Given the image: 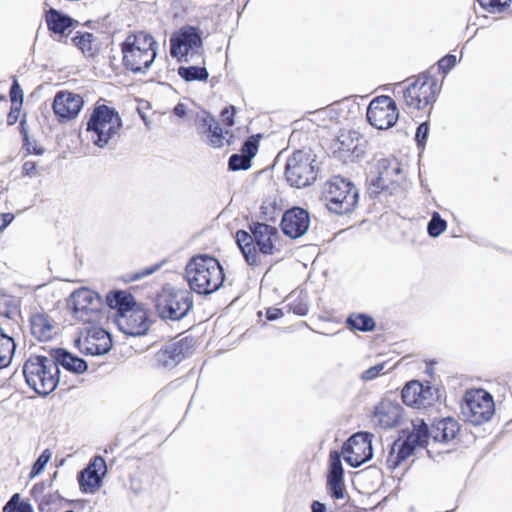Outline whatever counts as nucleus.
Segmentation results:
<instances>
[{
    "label": "nucleus",
    "mask_w": 512,
    "mask_h": 512,
    "mask_svg": "<svg viewBox=\"0 0 512 512\" xmlns=\"http://www.w3.org/2000/svg\"><path fill=\"white\" fill-rule=\"evenodd\" d=\"M363 139L355 131L343 132L333 145V153L344 162L355 161L364 153Z\"/></svg>",
    "instance_id": "nucleus-18"
},
{
    "label": "nucleus",
    "mask_w": 512,
    "mask_h": 512,
    "mask_svg": "<svg viewBox=\"0 0 512 512\" xmlns=\"http://www.w3.org/2000/svg\"><path fill=\"white\" fill-rule=\"evenodd\" d=\"M13 220L14 215L12 213L0 214V233L3 232Z\"/></svg>",
    "instance_id": "nucleus-49"
},
{
    "label": "nucleus",
    "mask_w": 512,
    "mask_h": 512,
    "mask_svg": "<svg viewBox=\"0 0 512 512\" xmlns=\"http://www.w3.org/2000/svg\"><path fill=\"white\" fill-rule=\"evenodd\" d=\"M157 268H158V266H154V267H152L150 269H145L142 272H140L139 274H137L135 278L139 279V278L148 276V275L152 274L154 271H156Z\"/></svg>",
    "instance_id": "nucleus-55"
},
{
    "label": "nucleus",
    "mask_w": 512,
    "mask_h": 512,
    "mask_svg": "<svg viewBox=\"0 0 512 512\" xmlns=\"http://www.w3.org/2000/svg\"><path fill=\"white\" fill-rule=\"evenodd\" d=\"M23 173L25 175H28V176H32L34 175L35 171H36V164L34 162H31V161H26L24 164H23Z\"/></svg>",
    "instance_id": "nucleus-51"
},
{
    "label": "nucleus",
    "mask_w": 512,
    "mask_h": 512,
    "mask_svg": "<svg viewBox=\"0 0 512 512\" xmlns=\"http://www.w3.org/2000/svg\"><path fill=\"white\" fill-rule=\"evenodd\" d=\"M395 102L389 96L373 99L367 108V119L377 129H388L398 120Z\"/></svg>",
    "instance_id": "nucleus-14"
},
{
    "label": "nucleus",
    "mask_w": 512,
    "mask_h": 512,
    "mask_svg": "<svg viewBox=\"0 0 512 512\" xmlns=\"http://www.w3.org/2000/svg\"><path fill=\"white\" fill-rule=\"evenodd\" d=\"M107 466L101 456H96L78 475L80 489L85 493H95L101 486L102 477L106 474Z\"/></svg>",
    "instance_id": "nucleus-20"
},
{
    "label": "nucleus",
    "mask_w": 512,
    "mask_h": 512,
    "mask_svg": "<svg viewBox=\"0 0 512 512\" xmlns=\"http://www.w3.org/2000/svg\"><path fill=\"white\" fill-rule=\"evenodd\" d=\"M315 158L308 152L298 150L287 160L285 177L289 184L296 188L311 185L317 177L314 165Z\"/></svg>",
    "instance_id": "nucleus-10"
},
{
    "label": "nucleus",
    "mask_w": 512,
    "mask_h": 512,
    "mask_svg": "<svg viewBox=\"0 0 512 512\" xmlns=\"http://www.w3.org/2000/svg\"><path fill=\"white\" fill-rule=\"evenodd\" d=\"M36 490H37V486L35 485V486L33 487V489H32V493L34 494V493L36 492Z\"/></svg>",
    "instance_id": "nucleus-59"
},
{
    "label": "nucleus",
    "mask_w": 512,
    "mask_h": 512,
    "mask_svg": "<svg viewBox=\"0 0 512 512\" xmlns=\"http://www.w3.org/2000/svg\"><path fill=\"white\" fill-rule=\"evenodd\" d=\"M49 29L56 34H64L73 24V19L63 15L57 10L51 8L46 17Z\"/></svg>",
    "instance_id": "nucleus-32"
},
{
    "label": "nucleus",
    "mask_w": 512,
    "mask_h": 512,
    "mask_svg": "<svg viewBox=\"0 0 512 512\" xmlns=\"http://www.w3.org/2000/svg\"><path fill=\"white\" fill-rule=\"evenodd\" d=\"M402 417V407L389 400L381 401L374 410L373 422L384 428H392L399 424Z\"/></svg>",
    "instance_id": "nucleus-25"
},
{
    "label": "nucleus",
    "mask_w": 512,
    "mask_h": 512,
    "mask_svg": "<svg viewBox=\"0 0 512 512\" xmlns=\"http://www.w3.org/2000/svg\"><path fill=\"white\" fill-rule=\"evenodd\" d=\"M446 221L443 220L438 213H434L431 220L428 223V233L431 237H438L446 229Z\"/></svg>",
    "instance_id": "nucleus-38"
},
{
    "label": "nucleus",
    "mask_w": 512,
    "mask_h": 512,
    "mask_svg": "<svg viewBox=\"0 0 512 512\" xmlns=\"http://www.w3.org/2000/svg\"><path fill=\"white\" fill-rule=\"evenodd\" d=\"M250 229L251 233L237 231L236 242L246 262L251 266H259L266 257L278 251L276 243L280 235L277 228L265 223H255Z\"/></svg>",
    "instance_id": "nucleus-1"
},
{
    "label": "nucleus",
    "mask_w": 512,
    "mask_h": 512,
    "mask_svg": "<svg viewBox=\"0 0 512 512\" xmlns=\"http://www.w3.org/2000/svg\"><path fill=\"white\" fill-rule=\"evenodd\" d=\"M72 41L75 46H77L81 52L86 56H93L94 52L96 50L95 47V37L93 34L89 32L80 33L77 32V34L72 38Z\"/></svg>",
    "instance_id": "nucleus-34"
},
{
    "label": "nucleus",
    "mask_w": 512,
    "mask_h": 512,
    "mask_svg": "<svg viewBox=\"0 0 512 512\" xmlns=\"http://www.w3.org/2000/svg\"><path fill=\"white\" fill-rule=\"evenodd\" d=\"M234 114H235L234 106L226 107L222 111V113H221L222 121L226 126L230 127L234 124V119H233Z\"/></svg>",
    "instance_id": "nucleus-46"
},
{
    "label": "nucleus",
    "mask_w": 512,
    "mask_h": 512,
    "mask_svg": "<svg viewBox=\"0 0 512 512\" xmlns=\"http://www.w3.org/2000/svg\"><path fill=\"white\" fill-rule=\"evenodd\" d=\"M343 473L340 455L336 451L331 452L327 485L331 496L335 499L344 498Z\"/></svg>",
    "instance_id": "nucleus-27"
},
{
    "label": "nucleus",
    "mask_w": 512,
    "mask_h": 512,
    "mask_svg": "<svg viewBox=\"0 0 512 512\" xmlns=\"http://www.w3.org/2000/svg\"><path fill=\"white\" fill-rule=\"evenodd\" d=\"M311 510L312 512H326V506L319 501H314L311 505Z\"/></svg>",
    "instance_id": "nucleus-54"
},
{
    "label": "nucleus",
    "mask_w": 512,
    "mask_h": 512,
    "mask_svg": "<svg viewBox=\"0 0 512 512\" xmlns=\"http://www.w3.org/2000/svg\"><path fill=\"white\" fill-rule=\"evenodd\" d=\"M50 354L57 368L62 366L67 371L75 374H82L88 368L87 363L82 358L71 354L65 349H53Z\"/></svg>",
    "instance_id": "nucleus-28"
},
{
    "label": "nucleus",
    "mask_w": 512,
    "mask_h": 512,
    "mask_svg": "<svg viewBox=\"0 0 512 512\" xmlns=\"http://www.w3.org/2000/svg\"><path fill=\"white\" fill-rule=\"evenodd\" d=\"M122 119L119 113L107 105H97L88 122V139L97 147L104 148L120 135Z\"/></svg>",
    "instance_id": "nucleus-5"
},
{
    "label": "nucleus",
    "mask_w": 512,
    "mask_h": 512,
    "mask_svg": "<svg viewBox=\"0 0 512 512\" xmlns=\"http://www.w3.org/2000/svg\"><path fill=\"white\" fill-rule=\"evenodd\" d=\"M456 64V56L446 55L439 61V69L448 72Z\"/></svg>",
    "instance_id": "nucleus-45"
},
{
    "label": "nucleus",
    "mask_w": 512,
    "mask_h": 512,
    "mask_svg": "<svg viewBox=\"0 0 512 512\" xmlns=\"http://www.w3.org/2000/svg\"><path fill=\"white\" fill-rule=\"evenodd\" d=\"M478 2L490 12H499L509 5L510 0H478Z\"/></svg>",
    "instance_id": "nucleus-40"
},
{
    "label": "nucleus",
    "mask_w": 512,
    "mask_h": 512,
    "mask_svg": "<svg viewBox=\"0 0 512 512\" xmlns=\"http://www.w3.org/2000/svg\"><path fill=\"white\" fill-rule=\"evenodd\" d=\"M495 412V404L490 393L483 389L466 392L461 404V414L465 421L481 425L491 419Z\"/></svg>",
    "instance_id": "nucleus-8"
},
{
    "label": "nucleus",
    "mask_w": 512,
    "mask_h": 512,
    "mask_svg": "<svg viewBox=\"0 0 512 512\" xmlns=\"http://www.w3.org/2000/svg\"><path fill=\"white\" fill-rule=\"evenodd\" d=\"M115 322L124 334L130 336L144 335L149 329V320L146 310L139 305L129 313L116 315Z\"/></svg>",
    "instance_id": "nucleus-19"
},
{
    "label": "nucleus",
    "mask_w": 512,
    "mask_h": 512,
    "mask_svg": "<svg viewBox=\"0 0 512 512\" xmlns=\"http://www.w3.org/2000/svg\"><path fill=\"white\" fill-rule=\"evenodd\" d=\"M154 304L161 319L178 321L192 309L193 299L189 291L167 285L157 293Z\"/></svg>",
    "instance_id": "nucleus-6"
},
{
    "label": "nucleus",
    "mask_w": 512,
    "mask_h": 512,
    "mask_svg": "<svg viewBox=\"0 0 512 512\" xmlns=\"http://www.w3.org/2000/svg\"><path fill=\"white\" fill-rule=\"evenodd\" d=\"M347 324L353 330L371 331L375 327V322L372 317L366 314H351L347 318Z\"/></svg>",
    "instance_id": "nucleus-36"
},
{
    "label": "nucleus",
    "mask_w": 512,
    "mask_h": 512,
    "mask_svg": "<svg viewBox=\"0 0 512 512\" xmlns=\"http://www.w3.org/2000/svg\"><path fill=\"white\" fill-rule=\"evenodd\" d=\"M258 151V143L255 140H247L242 147V155L249 157V161L256 155Z\"/></svg>",
    "instance_id": "nucleus-42"
},
{
    "label": "nucleus",
    "mask_w": 512,
    "mask_h": 512,
    "mask_svg": "<svg viewBox=\"0 0 512 512\" xmlns=\"http://www.w3.org/2000/svg\"><path fill=\"white\" fill-rule=\"evenodd\" d=\"M460 431V426L454 418H442L435 421L431 428L427 427V440L424 444L427 447L436 443H449L454 440Z\"/></svg>",
    "instance_id": "nucleus-24"
},
{
    "label": "nucleus",
    "mask_w": 512,
    "mask_h": 512,
    "mask_svg": "<svg viewBox=\"0 0 512 512\" xmlns=\"http://www.w3.org/2000/svg\"><path fill=\"white\" fill-rule=\"evenodd\" d=\"M158 43L146 32L127 36L122 44L123 64L133 73H144L157 56Z\"/></svg>",
    "instance_id": "nucleus-3"
},
{
    "label": "nucleus",
    "mask_w": 512,
    "mask_h": 512,
    "mask_svg": "<svg viewBox=\"0 0 512 512\" xmlns=\"http://www.w3.org/2000/svg\"><path fill=\"white\" fill-rule=\"evenodd\" d=\"M401 172L400 164L395 158H381L377 160L369 190L372 194H378L387 189L390 184L397 182Z\"/></svg>",
    "instance_id": "nucleus-15"
},
{
    "label": "nucleus",
    "mask_w": 512,
    "mask_h": 512,
    "mask_svg": "<svg viewBox=\"0 0 512 512\" xmlns=\"http://www.w3.org/2000/svg\"><path fill=\"white\" fill-rule=\"evenodd\" d=\"M20 126L22 128V133H23L24 141L28 142V135H27V133L25 131V128H24V121H21Z\"/></svg>",
    "instance_id": "nucleus-56"
},
{
    "label": "nucleus",
    "mask_w": 512,
    "mask_h": 512,
    "mask_svg": "<svg viewBox=\"0 0 512 512\" xmlns=\"http://www.w3.org/2000/svg\"><path fill=\"white\" fill-rule=\"evenodd\" d=\"M427 442V425L421 420L419 424L413 425V430L405 440L394 441L386 459L387 468L391 471L396 469L414 453L417 447L422 448Z\"/></svg>",
    "instance_id": "nucleus-11"
},
{
    "label": "nucleus",
    "mask_w": 512,
    "mask_h": 512,
    "mask_svg": "<svg viewBox=\"0 0 512 512\" xmlns=\"http://www.w3.org/2000/svg\"><path fill=\"white\" fill-rule=\"evenodd\" d=\"M13 306L12 298L0 291V315L8 316L10 313V307Z\"/></svg>",
    "instance_id": "nucleus-43"
},
{
    "label": "nucleus",
    "mask_w": 512,
    "mask_h": 512,
    "mask_svg": "<svg viewBox=\"0 0 512 512\" xmlns=\"http://www.w3.org/2000/svg\"><path fill=\"white\" fill-rule=\"evenodd\" d=\"M83 103V99L79 94L59 91L54 97L53 111L61 121L71 120L78 116Z\"/></svg>",
    "instance_id": "nucleus-21"
},
{
    "label": "nucleus",
    "mask_w": 512,
    "mask_h": 512,
    "mask_svg": "<svg viewBox=\"0 0 512 512\" xmlns=\"http://www.w3.org/2000/svg\"><path fill=\"white\" fill-rule=\"evenodd\" d=\"M283 316V312L279 308L271 307L266 311V317L268 320H276Z\"/></svg>",
    "instance_id": "nucleus-50"
},
{
    "label": "nucleus",
    "mask_w": 512,
    "mask_h": 512,
    "mask_svg": "<svg viewBox=\"0 0 512 512\" xmlns=\"http://www.w3.org/2000/svg\"><path fill=\"white\" fill-rule=\"evenodd\" d=\"M81 349L89 355L106 354L112 347L110 334L101 327L92 326L87 329L86 336L80 340Z\"/></svg>",
    "instance_id": "nucleus-22"
},
{
    "label": "nucleus",
    "mask_w": 512,
    "mask_h": 512,
    "mask_svg": "<svg viewBox=\"0 0 512 512\" xmlns=\"http://www.w3.org/2000/svg\"><path fill=\"white\" fill-rule=\"evenodd\" d=\"M186 347L183 341L165 344L155 355L157 365L165 369L175 367L185 357Z\"/></svg>",
    "instance_id": "nucleus-26"
},
{
    "label": "nucleus",
    "mask_w": 512,
    "mask_h": 512,
    "mask_svg": "<svg viewBox=\"0 0 512 512\" xmlns=\"http://www.w3.org/2000/svg\"><path fill=\"white\" fill-rule=\"evenodd\" d=\"M358 197L355 185L340 176L331 178L324 186L323 198L326 206L335 214L352 212L358 203Z\"/></svg>",
    "instance_id": "nucleus-7"
},
{
    "label": "nucleus",
    "mask_w": 512,
    "mask_h": 512,
    "mask_svg": "<svg viewBox=\"0 0 512 512\" xmlns=\"http://www.w3.org/2000/svg\"><path fill=\"white\" fill-rule=\"evenodd\" d=\"M51 457L52 452L49 449H45L33 464L29 477L33 479L34 477L41 474L44 471L47 463L50 461Z\"/></svg>",
    "instance_id": "nucleus-37"
},
{
    "label": "nucleus",
    "mask_w": 512,
    "mask_h": 512,
    "mask_svg": "<svg viewBox=\"0 0 512 512\" xmlns=\"http://www.w3.org/2000/svg\"><path fill=\"white\" fill-rule=\"evenodd\" d=\"M437 82L429 76H421L403 92L406 105L412 109H422L435 101Z\"/></svg>",
    "instance_id": "nucleus-12"
},
{
    "label": "nucleus",
    "mask_w": 512,
    "mask_h": 512,
    "mask_svg": "<svg viewBox=\"0 0 512 512\" xmlns=\"http://www.w3.org/2000/svg\"><path fill=\"white\" fill-rule=\"evenodd\" d=\"M297 313L300 315H304L306 313V309L301 308V309H299V311Z\"/></svg>",
    "instance_id": "nucleus-58"
},
{
    "label": "nucleus",
    "mask_w": 512,
    "mask_h": 512,
    "mask_svg": "<svg viewBox=\"0 0 512 512\" xmlns=\"http://www.w3.org/2000/svg\"><path fill=\"white\" fill-rule=\"evenodd\" d=\"M20 495L15 493L3 507V512H17Z\"/></svg>",
    "instance_id": "nucleus-48"
},
{
    "label": "nucleus",
    "mask_w": 512,
    "mask_h": 512,
    "mask_svg": "<svg viewBox=\"0 0 512 512\" xmlns=\"http://www.w3.org/2000/svg\"><path fill=\"white\" fill-rule=\"evenodd\" d=\"M438 398L437 389L417 380L407 383L402 390L403 402L411 407L426 408Z\"/></svg>",
    "instance_id": "nucleus-17"
},
{
    "label": "nucleus",
    "mask_w": 512,
    "mask_h": 512,
    "mask_svg": "<svg viewBox=\"0 0 512 512\" xmlns=\"http://www.w3.org/2000/svg\"><path fill=\"white\" fill-rule=\"evenodd\" d=\"M171 55L182 59L202 47V38L195 27L184 26L170 39Z\"/></svg>",
    "instance_id": "nucleus-16"
},
{
    "label": "nucleus",
    "mask_w": 512,
    "mask_h": 512,
    "mask_svg": "<svg viewBox=\"0 0 512 512\" xmlns=\"http://www.w3.org/2000/svg\"><path fill=\"white\" fill-rule=\"evenodd\" d=\"M185 276L190 288L202 295L216 292L224 282V273L219 261L209 255L193 257L186 265Z\"/></svg>",
    "instance_id": "nucleus-2"
},
{
    "label": "nucleus",
    "mask_w": 512,
    "mask_h": 512,
    "mask_svg": "<svg viewBox=\"0 0 512 512\" xmlns=\"http://www.w3.org/2000/svg\"><path fill=\"white\" fill-rule=\"evenodd\" d=\"M201 119V128L207 134L210 145L221 147L224 145L225 137L219 123L209 114L204 113Z\"/></svg>",
    "instance_id": "nucleus-31"
},
{
    "label": "nucleus",
    "mask_w": 512,
    "mask_h": 512,
    "mask_svg": "<svg viewBox=\"0 0 512 512\" xmlns=\"http://www.w3.org/2000/svg\"><path fill=\"white\" fill-rule=\"evenodd\" d=\"M65 512H74V511H72V510H67V511H65Z\"/></svg>",
    "instance_id": "nucleus-60"
},
{
    "label": "nucleus",
    "mask_w": 512,
    "mask_h": 512,
    "mask_svg": "<svg viewBox=\"0 0 512 512\" xmlns=\"http://www.w3.org/2000/svg\"><path fill=\"white\" fill-rule=\"evenodd\" d=\"M385 363L377 364L362 373V379L369 381L375 379L380 374L384 373Z\"/></svg>",
    "instance_id": "nucleus-41"
},
{
    "label": "nucleus",
    "mask_w": 512,
    "mask_h": 512,
    "mask_svg": "<svg viewBox=\"0 0 512 512\" xmlns=\"http://www.w3.org/2000/svg\"><path fill=\"white\" fill-rule=\"evenodd\" d=\"M251 167V161L249 157H245L242 154H233L229 158V168L233 171L247 170Z\"/></svg>",
    "instance_id": "nucleus-39"
},
{
    "label": "nucleus",
    "mask_w": 512,
    "mask_h": 512,
    "mask_svg": "<svg viewBox=\"0 0 512 512\" xmlns=\"http://www.w3.org/2000/svg\"><path fill=\"white\" fill-rule=\"evenodd\" d=\"M17 512H33V507L28 502L19 501Z\"/></svg>",
    "instance_id": "nucleus-53"
},
{
    "label": "nucleus",
    "mask_w": 512,
    "mask_h": 512,
    "mask_svg": "<svg viewBox=\"0 0 512 512\" xmlns=\"http://www.w3.org/2000/svg\"><path fill=\"white\" fill-rule=\"evenodd\" d=\"M428 132H429V127L426 122L421 123L418 126V128L416 130V134H415V139L419 146H423L425 144V141L428 136Z\"/></svg>",
    "instance_id": "nucleus-44"
},
{
    "label": "nucleus",
    "mask_w": 512,
    "mask_h": 512,
    "mask_svg": "<svg viewBox=\"0 0 512 512\" xmlns=\"http://www.w3.org/2000/svg\"><path fill=\"white\" fill-rule=\"evenodd\" d=\"M178 74L187 82L206 81L209 76L207 69L200 66H181L178 69Z\"/></svg>",
    "instance_id": "nucleus-35"
},
{
    "label": "nucleus",
    "mask_w": 512,
    "mask_h": 512,
    "mask_svg": "<svg viewBox=\"0 0 512 512\" xmlns=\"http://www.w3.org/2000/svg\"><path fill=\"white\" fill-rule=\"evenodd\" d=\"M26 383L39 395L53 392L60 382V370L52 356H30L23 365Z\"/></svg>",
    "instance_id": "nucleus-4"
},
{
    "label": "nucleus",
    "mask_w": 512,
    "mask_h": 512,
    "mask_svg": "<svg viewBox=\"0 0 512 512\" xmlns=\"http://www.w3.org/2000/svg\"><path fill=\"white\" fill-rule=\"evenodd\" d=\"M16 345L14 339L0 328V369L7 367L14 355Z\"/></svg>",
    "instance_id": "nucleus-33"
},
{
    "label": "nucleus",
    "mask_w": 512,
    "mask_h": 512,
    "mask_svg": "<svg viewBox=\"0 0 512 512\" xmlns=\"http://www.w3.org/2000/svg\"><path fill=\"white\" fill-rule=\"evenodd\" d=\"M10 97H11V101L13 103L17 102V101H19L20 103L22 102L23 92H22V89H21L19 83L16 80H14V82L11 86Z\"/></svg>",
    "instance_id": "nucleus-47"
},
{
    "label": "nucleus",
    "mask_w": 512,
    "mask_h": 512,
    "mask_svg": "<svg viewBox=\"0 0 512 512\" xmlns=\"http://www.w3.org/2000/svg\"><path fill=\"white\" fill-rule=\"evenodd\" d=\"M187 112V107L185 104L179 103L174 107V114L178 117H184Z\"/></svg>",
    "instance_id": "nucleus-52"
},
{
    "label": "nucleus",
    "mask_w": 512,
    "mask_h": 512,
    "mask_svg": "<svg viewBox=\"0 0 512 512\" xmlns=\"http://www.w3.org/2000/svg\"><path fill=\"white\" fill-rule=\"evenodd\" d=\"M30 326L32 335L39 341H48L52 339L54 325L52 320L43 313H36L30 318Z\"/></svg>",
    "instance_id": "nucleus-29"
},
{
    "label": "nucleus",
    "mask_w": 512,
    "mask_h": 512,
    "mask_svg": "<svg viewBox=\"0 0 512 512\" xmlns=\"http://www.w3.org/2000/svg\"><path fill=\"white\" fill-rule=\"evenodd\" d=\"M309 225V213L300 207L286 211L281 221L283 233L291 238L303 236L308 231Z\"/></svg>",
    "instance_id": "nucleus-23"
},
{
    "label": "nucleus",
    "mask_w": 512,
    "mask_h": 512,
    "mask_svg": "<svg viewBox=\"0 0 512 512\" xmlns=\"http://www.w3.org/2000/svg\"><path fill=\"white\" fill-rule=\"evenodd\" d=\"M373 435L360 432L352 435L343 445L342 455L352 467H359L373 457Z\"/></svg>",
    "instance_id": "nucleus-13"
},
{
    "label": "nucleus",
    "mask_w": 512,
    "mask_h": 512,
    "mask_svg": "<svg viewBox=\"0 0 512 512\" xmlns=\"http://www.w3.org/2000/svg\"><path fill=\"white\" fill-rule=\"evenodd\" d=\"M68 306L79 322L97 324L103 317L100 297L87 288L74 291L68 299Z\"/></svg>",
    "instance_id": "nucleus-9"
},
{
    "label": "nucleus",
    "mask_w": 512,
    "mask_h": 512,
    "mask_svg": "<svg viewBox=\"0 0 512 512\" xmlns=\"http://www.w3.org/2000/svg\"><path fill=\"white\" fill-rule=\"evenodd\" d=\"M48 503H49V501H46V504H48ZM44 504H45V498H44V499L40 502V504H39V509H40L41 511H43V510H44Z\"/></svg>",
    "instance_id": "nucleus-57"
},
{
    "label": "nucleus",
    "mask_w": 512,
    "mask_h": 512,
    "mask_svg": "<svg viewBox=\"0 0 512 512\" xmlns=\"http://www.w3.org/2000/svg\"><path fill=\"white\" fill-rule=\"evenodd\" d=\"M107 304L110 308L115 309L116 315L129 313L134 307H138L134 297L126 291H113L106 297Z\"/></svg>",
    "instance_id": "nucleus-30"
}]
</instances>
